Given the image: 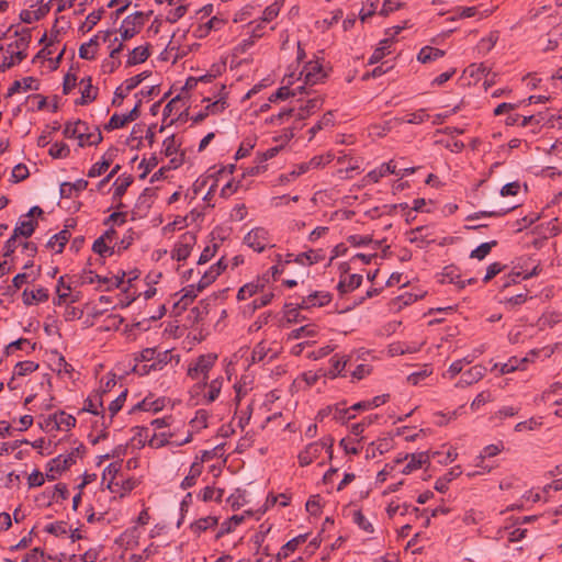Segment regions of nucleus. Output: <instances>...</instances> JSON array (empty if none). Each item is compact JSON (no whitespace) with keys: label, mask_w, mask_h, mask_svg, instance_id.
<instances>
[{"label":"nucleus","mask_w":562,"mask_h":562,"mask_svg":"<svg viewBox=\"0 0 562 562\" xmlns=\"http://www.w3.org/2000/svg\"><path fill=\"white\" fill-rule=\"evenodd\" d=\"M103 13H104V9H102V8L89 13L86 18V21L80 26V31H82V32L91 31L98 24V22L102 19Z\"/></svg>","instance_id":"2f4dec72"},{"label":"nucleus","mask_w":562,"mask_h":562,"mask_svg":"<svg viewBox=\"0 0 562 562\" xmlns=\"http://www.w3.org/2000/svg\"><path fill=\"white\" fill-rule=\"evenodd\" d=\"M333 445L334 439L323 438L319 441L312 442L305 447L303 451H301L297 456L299 463L301 467L310 465L314 460H316L323 450H326V452L329 456V459L333 458Z\"/></svg>","instance_id":"f03ea898"},{"label":"nucleus","mask_w":562,"mask_h":562,"mask_svg":"<svg viewBox=\"0 0 562 562\" xmlns=\"http://www.w3.org/2000/svg\"><path fill=\"white\" fill-rule=\"evenodd\" d=\"M64 136L67 138H77L79 146H92L102 142L103 137L99 127H94L93 132L89 131L86 122L78 120L75 123L68 122L64 128Z\"/></svg>","instance_id":"f257e3e1"},{"label":"nucleus","mask_w":562,"mask_h":562,"mask_svg":"<svg viewBox=\"0 0 562 562\" xmlns=\"http://www.w3.org/2000/svg\"><path fill=\"white\" fill-rule=\"evenodd\" d=\"M69 492L66 486V484L58 483L55 485L53 493H52V499L55 502L64 501L68 497Z\"/></svg>","instance_id":"69168bd1"},{"label":"nucleus","mask_w":562,"mask_h":562,"mask_svg":"<svg viewBox=\"0 0 562 562\" xmlns=\"http://www.w3.org/2000/svg\"><path fill=\"white\" fill-rule=\"evenodd\" d=\"M149 57V50L147 46L135 47L128 55L127 66H134L144 63Z\"/></svg>","instance_id":"393cba45"},{"label":"nucleus","mask_w":562,"mask_h":562,"mask_svg":"<svg viewBox=\"0 0 562 562\" xmlns=\"http://www.w3.org/2000/svg\"><path fill=\"white\" fill-rule=\"evenodd\" d=\"M217 245L216 244H213L212 246H206L202 254L200 255V258L198 260V263L199 265H204L206 262H209L216 254L217 251Z\"/></svg>","instance_id":"338daca9"},{"label":"nucleus","mask_w":562,"mask_h":562,"mask_svg":"<svg viewBox=\"0 0 562 562\" xmlns=\"http://www.w3.org/2000/svg\"><path fill=\"white\" fill-rule=\"evenodd\" d=\"M362 283L361 274H351L348 278L341 279L337 284L338 292L344 295L356 289H358Z\"/></svg>","instance_id":"f3484780"},{"label":"nucleus","mask_w":562,"mask_h":562,"mask_svg":"<svg viewBox=\"0 0 562 562\" xmlns=\"http://www.w3.org/2000/svg\"><path fill=\"white\" fill-rule=\"evenodd\" d=\"M243 521H244V516H241V515H234V516H232L229 519H227L226 521H224L222 524L221 530L216 535V538H220V537H222L225 533L232 532L235 529V527L240 525Z\"/></svg>","instance_id":"e433bc0d"},{"label":"nucleus","mask_w":562,"mask_h":562,"mask_svg":"<svg viewBox=\"0 0 562 562\" xmlns=\"http://www.w3.org/2000/svg\"><path fill=\"white\" fill-rule=\"evenodd\" d=\"M201 495L204 502L215 501L217 503H221L224 495V490L206 486L202 491Z\"/></svg>","instance_id":"49530a36"},{"label":"nucleus","mask_w":562,"mask_h":562,"mask_svg":"<svg viewBox=\"0 0 562 562\" xmlns=\"http://www.w3.org/2000/svg\"><path fill=\"white\" fill-rule=\"evenodd\" d=\"M244 243L257 252H262L269 245V233L263 227H255L246 234Z\"/></svg>","instance_id":"423d86ee"},{"label":"nucleus","mask_w":562,"mask_h":562,"mask_svg":"<svg viewBox=\"0 0 562 562\" xmlns=\"http://www.w3.org/2000/svg\"><path fill=\"white\" fill-rule=\"evenodd\" d=\"M170 437L171 435H167L166 432H161L160 435L154 434L148 440V445L153 448H161L170 442Z\"/></svg>","instance_id":"bf43d9fd"},{"label":"nucleus","mask_w":562,"mask_h":562,"mask_svg":"<svg viewBox=\"0 0 562 562\" xmlns=\"http://www.w3.org/2000/svg\"><path fill=\"white\" fill-rule=\"evenodd\" d=\"M429 115L426 113L425 109H419L418 111L408 114L405 119L400 120L402 123L408 124H420L425 122Z\"/></svg>","instance_id":"8fccbe9b"},{"label":"nucleus","mask_w":562,"mask_h":562,"mask_svg":"<svg viewBox=\"0 0 562 562\" xmlns=\"http://www.w3.org/2000/svg\"><path fill=\"white\" fill-rule=\"evenodd\" d=\"M79 452V448L72 450L68 454H59L54 458L48 463V470L46 472V477L48 481H55L57 479V474L69 469L75 462L77 453Z\"/></svg>","instance_id":"7ed1b4c3"},{"label":"nucleus","mask_w":562,"mask_h":562,"mask_svg":"<svg viewBox=\"0 0 562 562\" xmlns=\"http://www.w3.org/2000/svg\"><path fill=\"white\" fill-rule=\"evenodd\" d=\"M351 361L352 356H339L338 353H336L329 360L330 369L327 375L330 379H335L338 375H342V371L346 369L347 366L351 364Z\"/></svg>","instance_id":"f8f14e48"},{"label":"nucleus","mask_w":562,"mask_h":562,"mask_svg":"<svg viewBox=\"0 0 562 562\" xmlns=\"http://www.w3.org/2000/svg\"><path fill=\"white\" fill-rule=\"evenodd\" d=\"M183 294L179 299L178 302H176L175 307L180 310H187V307L194 301V299L198 296V293L201 291H198V284L196 285H188L182 290Z\"/></svg>","instance_id":"a211bd4d"},{"label":"nucleus","mask_w":562,"mask_h":562,"mask_svg":"<svg viewBox=\"0 0 562 562\" xmlns=\"http://www.w3.org/2000/svg\"><path fill=\"white\" fill-rule=\"evenodd\" d=\"M225 24V20L221 19V18H217V16H213L212 19H210L204 25H201L199 27V32H200V36H205L209 34V32L211 30H215V31H218L221 30Z\"/></svg>","instance_id":"58836bf2"},{"label":"nucleus","mask_w":562,"mask_h":562,"mask_svg":"<svg viewBox=\"0 0 562 562\" xmlns=\"http://www.w3.org/2000/svg\"><path fill=\"white\" fill-rule=\"evenodd\" d=\"M216 359L217 356L214 353L200 356L196 361L189 367L188 375L192 379H206V374L215 364Z\"/></svg>","instance_id":"20e7f679"},{"label":"nucleus","mask_w":562,"mask_h":562,"mask_svg":"<svg viewBox=\"0 0 562 562\" xmlns=\"http://www.w3.org/2000/svg\"><path fill=\"white\" fill-rule=\"evenodd\" d=\"M353 521L366 532L372 533L374 530L372 524L366 518L361 510L355 512Z\"/></svg>","instance_id":"6e6d98bb"},{"label":"nucleus","mask_w":562,"mask_h":562,"mask_svg":"<svg viewBox=\"0 0 562 562\" xmlns=\"http://www.w3.org/2000/svg\"><path fill=\"white\" fill-rule=\"evenodd\" d=\"M70 238V232L65 228L60 231L59 233L55 234L50 237V239L47 241V247L55 250L57 254L61 252L66 243Z\"/></svg>","instance_id":"6ab92c4d"},{"label":"nucleus","mask_w":562,"mask_h":562,"mask_svg":"<svg viewBox=\"0 0 562 562\" xmlns=\"http://www.w3.org/2000/svg\"><path fill=\"white\" fill-rule=\"evenodd\" d=\"M126 396H127V390H123L119 396L113 400L110 405H109V412L111 414V417L115 416L120 411L121 408L123 407V404L126 400Z\"/></svg>","instance_id":"864d4df0"},{"label":"nucleus","mask_w":562,"mask_h":562,"mask_svg":"<svg viewBox=\"0 0 562 562\" xmlns=\"http://www.w3.org/2000/svg\"><path fill=\"white\" fill-rule=\"evenodd\" d=\"M270 352V349L267 347L266 342L261 341L255 346L251 352V361L254 363L256 362H262L268 357V353Z\"/></svg>","instance_id":"a18cd8bd"},{"label":"nucleus","mask_w":562,"mask_h":562,"mask_svg":"<svg viewBox=\"0 0 562 562\" xmlns=\"http://www.w3.org/2000/svg\"><path fill=\"white\" fill-rule=\"evenodd\" d=\"M471 362H472V359H470L469 357H465L463 359L452 362L448 369V373L450 374V378H454L456 375L461 373L464 363L469 364Z\"/></svg>","instance_id":"0e129e2a"},{"label":"nucleus","mask_w":562,"mask_h":562,"mask_svg":"<svg viewBox=\"0 0 562 562\" xmlns=\"http://www.w3.org/2000/svg\"><path fill=\"white\" fill-rule=\"evenodd\" d=\"M225 90H226V87L223 85L221 87V92L223 93V95H221L216 101H214L205 106V110L209 112V114H218V113H222L226 109L227 102L224 97Z\"/></svg>","instance_id":"4c0bfd02"},{"label":"nucleus","mask_w":562,"mask_h":562,"mask_svg":"<svg viewBox=\"0 0 562 562\" xmlns=\"http://www.w3.org/2000/svg\"><path fill=\"white\" fill-rule=\"evenodd\" d=\"M57 424H58V430H70L76 425V418L65 413L64 411L57 412Z\"/></svg>","instance_id":"72a5a7b5"},{"label":"nucleus","mask_w":562,"mask_h":562,"mask_svg":"<svg viewBox=\"0 0 562 562\" xmlns=\"http://www.w3.org/2000/svg\"><path fill=\"white\" fill-rule=\"evenodd\" d=\"M202 473V465L199 462H193L190 467L189 474L182 480L181 482V488L187 490L189 487H192L196 483V479Z\"/></svg>","instance_id":"5701e85b"},{"label":"nucleus","mask_w":562,"mask_h":562,"mask_svg":"<svg viewBox=\"0 0 562 562\" xmlns=\"http://www.w3.org/2000/svg\"><path fill=\"white\" fill-rule=\"evenodd\" d=\"M315 335H316L315 325L307 324V325L301 326L300 328L293 329L289 334V339L296 340V339H301L304 337H313Z\"/></svg>","instance_id":"473e14b6"},{"label":"nucleus","mask_w":562,"mask_h":562,"mask_svg":"<svg viewBox=\"0 0 562 562\" xmlns=\"http://www.w3.org/2000/svg\"><path fill=\"white\" fill-rule=\"evenodd\" d=\"M282 148H283V146L281 145V146H276V147L269 148L266 151L258 153L257 157H256V161L259 162V164L265 165V162L267 160L272 159L273 157H276L280 153V150Z\"/></svg>","instance_id":"13d9d810"},{"label":"nucleus","mask_w":562,"mask_h":562,"mask_svg":"<svg viewBox=\"0 0 562 562\" xmlns=\"http://www.w3.org/2000/svg\"><path fill=\"white\" fill-rule=\"evenodd\" d=\"M143 13L136 12L134 15L126 16L120 27L121 38L127 41L134 37L140 30L143 24Z\"/></svg>","instance_id":"0eeeda50"},{"label":"nucleus","mask_w":562,"mask_h":562,"mask_svg":"<svg viewBox=\"0 0 562 562\" xmlns=\"http://www.w3.org/2000/svg\"><path fill=\"white\" fill-rule=\"evenodd\" d=\"M31 42V33L29 30L23 31L19 38H16L14 42L10 43L7 47V52L16 50L15 57L18 59V63H21L23 59L26 58V48L29 47V44Z\"/></svg>","instance_id":"9d476101"},{"label":"nucleus","mask_w":562,"mask_h":562,"mask_svg":"<svg viewBox=\"0 0 562 562\" xmlns=\"http://www.w3.org/2000/svg\"><path fill=\"white\" fill-rule=\"evenodd\" d=\"M255 146V143L250 139H245L238 150L236 151L235 154V159L238 160V159H241L246 156H248V154L250 153V150L254 148Z\"/></svg>","instance_id":"774afa93"},{"label":"nucleus","mask_w":562,"mask_h":562,"mask_svg":"<svg viewBox=\"0 0 562 562\" xmlns=\"http://www.w3.org/2000/svg\"><path fill=\"white\" fill-rule=\"evenodd\" d=\"M391 40H384L381 42V46L375 48L373 54L369 59V64L379 63L386 54H389L387 48L390 47Z\"/></svg>","instance_id":"de8ad7c7"},{"label":"nucleus","mask_w":562,"mask_h":562,"mask_svg":"<svg viewBox=\"0 0 562 562\" xmlns=\"http://www.w3.org/2000/svg\"><path fill=\"white\" fill-rule=\"evenodd\" d=\"M162 146L165 155L169 157L178 151L179 144L175 135H171L164 140Z\"/></svg>","instance_id":"052dcab7"},{"label":"nucleus","mask_w":562,"mask_h":562,"mask_svg":"<svg viewBox=\"0 0 562 562\" xmlns=\"http://www.w3.org/2000/svg\"><path fill=\"white\" fill-rule=\"evenodd\" d=\"M38 369V364L34 361H20L14 367V375L24 376Z\"/></svg>","instance_id":"ea45409f"},{"label":"nucleus","mask_w":562,"mask_h":562,"mask_svg":"<svg viewBox=\"0 0 562 562\" xmlns=\"http://www.w3.org/2000/svg\"><path fill=\"white\" fill-rule=\"evenodd\" d=\"M148 77L147 71H143L134 77H131L124 81L125 86V93H130L132 90H134L139 83L143 82Z\"/></svg>","instance_id":"5fc2aeb1"},{"label":"nucleus","mask_w":562,"mask_h":562,"mask_svg":"<svg viewBox=\"0 0 562 562\" xmlns=\"http://www.w3.org/2000/svg\"><path fill=\"white\" fill-rule=\"evenodd\" d=\"M21 90H38V81L34 77H24L21 80H15L8 89L7 97H12Z\"/></svg>","instance_id":"2eb2a0df"},{"label":"nucleus","mask_w":562,"mask_h":562,"mask_svg":"<svg viewBox=\"0 0 562 562\" xmlns=\"http://www.w3.org/2000/svg\"><path fill=\"white\" fill-rule=\"evenodd\" d=\"M29 176L27 167L24 164H18L12 169L11 181L18 183L29 178Z\"/></svg>","instance_id":"09e8293b"},{"label":"nucleus","mask_w":562,"mask_h":562,"mask_svg":"<svg viewBox=\"0 0 562 562\" xmlns=\"http://www.w3.org/2000/svg\"><path fill=\"white\" fill-rule=\"evenodd\" d=\"M510 209L499 211H480L467 216V221H475L482 217H499L505 215Z\"/></svg>","instance_id":"3c124183"},{"label":"nucleus","mask_w":562,"mask_h":562,"mask_svg":"<svg viewBox=\"0 0 562 562\" xmlns=\"http://www.w3.org/2000/svg\"><path fill=\"white\" fill-rule=\"evenodd\" d=\"M133 182V177L132 176H123V177H120L116 179V181L114 182V193H113V199H121L127 188L132 184Z\"/></svg>","instance_id":"c85d7f7f"},{"label":"nucleus","mask_w":562,"mask_h":562,"mask_svg":"<svg viewBox=\"0 0 562 562\" xmlns=\"http://www.w3.org/2000/svg\"><path fill=\"white\" fill-rule=\"evenodd\" d=\"M216 525H217V518L214 516H207V517L200 518V519L195 520L194 522H192L190 526V529L192 530L193 533L199 536L201 532H203L210 528H213Z\"/></svg>","instance_id":"4be33fe9"},{"label":"nucleus","mask_w":562,"mask_h":562,"mask_svg":"<svg viewBox=\"0 0 562 562\" xmlns=\"http://www.w3.org/2000/svg\"><path fill=\"white\" fill-rule=\"evenodd\" d=\"M429 453L426 451L412 453V454H405L404 459L409 461L403 469L404 474H408L414 470H417L422 468L424 464L429 462Z\"/></svg>","instance_id":"ddd939ff"},{"label":"nucleus","mask_w":562,"mask_h":562,"mask_svg":"<svg viewBox=\"0 0 562 562\" xmlns=\"http://www.w3.org/2000/svg\"><path fill=\"white\" fill-rule=\"evenodd\" d=\"M37 225V222L29 220V221H22L16 227L14 228V237L23 236L25 238L32 236V234L35 231V227Z\"/></svg>","instance_id":"c756f323"},{"label":"nucleus","mask_w":562,"mask_h":562,"mask_svg":"<svg viewBox=\"0 0 562 562\" xmlns=\"http://www.w3.org/2000/svg\"><path fill=\"white\" fill-rule=\"evenodd\" d=\"M331 301V294L326 291H316L302 299L299 303L300 308L322 307Z\"/></svg>","instance_id":"1a4fd4ad"},{"label":"nucleus","mask_w":562,"mask_h":562,"mask_svg":"<svg viewBox=\"0 0 562 562\" xmlns=\"http://www.w3.org/2000/svg\"><path fill=\"white\" fill-rule=\"evenodd\" d=\"M301 76L304 77L305 85L314 86L322 82L326 77V74L323 70L322 65L317 61H310L301 71Z\"/></svg>","instance_id":"6e6552de"},{"label":"nucleus","mask_w":562,"mask_h":562,"mask_svg":"<svg viewBox=\"0 0 562 562\" xmlns=\"http://www.w3.org/2000/svg\"><path fill=\"white\" fill-rule=\"evenodd\" d=\"M223 379H214L210 382V384H205L206 392L204 393V398L207 403L214 402L222 390Z\"/></svg>","instance_id":"bb28decb"},{"label":"nucleus","mask_w":562,"mask_h":562,"mask_svg":"<svg viewBox=\"0 0 562 562\" xmlns=\"http://www.w3.org/2000/svg\"><path fill=\"white\" fill-rule=\"evenodd\" d=\"M442 56H445V50L431 46H425L419 50L417 60L422 64H426Z\"/></svg>","instance_id":"412c9836"},{"label":"nucleus","mask_w":562,"mask_h":562,"mask_svg":"<svg viewBox=\"0 0 562 562\" xmlns=\"http://www.w3.org/2000/svg\"><path fill=\"white\" fill-rule=\"evenodd\" d=\"M94 397V400L92 397H88L85 401L82 411L89 412L93 415H101L103 414V403L101 400V394H97Z\"/></svg>","instance_id":"cd10ccee"},{"label":"nucleus","mask_w":562,"mask_h":562,"mask_svg":"<svg viewBox=\"0 0 562 562\" xmlns=\"http://www.w3.org/2000/svg\"><path fill=\"white\" fill-rule=\"evenodd\" d=\"M112 162V154L106 153L102 160L99 162H95L88 171V177L94 178L101 176L103 172L106 171V169L110 167Z\"/></svg>","instance_id":"a878e982"},{"label":"nucleus","mask_w":562,"mask_h":562,"mask_svg":"<svg viewBox=\"0 0 562 562\" xmlns=\"http://www.w3.org/2000/svg\"><path fill=\"white\" fill-rule=\"evenodd\" d=\"M64 280H65L64 276H61L58 279L57 289H56L58 300H57V302H55V304H57V305L65 303L70 294V291H71V285L65 284Z\"/></svg>","instance_id":"c03bdc74"},{"label":"nucleus","mask_w":562,"mask_h":562,"mask_svg":"<svg viewBox=\"0 0 562 562\" xmlns=\"http://www.w3.org/2000/svg\"><path fill=\"white\" fill-rule=\"evenodd\" d=\"M45 531L55 536H64L67 533V525L64 521H56L45 527Z\"/></svg>","instance_id":"680f3d73"},{"label":"nucleus","mask_w":562,"mask_h":562,"mask_svg":"<svg viewBox=\"0 0 562 562\" xmlns=\"http://www.w3.org/2000/svg\"><path fill=\"white\" fill-rule=\"evenodd\" d=\"M23 303L25 305H32L38 302H45L48 300V291L44 288H38L36 290H27L25 289L22 293Z\"/></svg>","instance_id":"dca6fc26"},{"label":"nucleus","mask_w":562,"mask_h":562,"mask_svg":"<svg viewBox=\"0 0 562 562\" xmlns=\"http://www.w3.org/2000/svg\"><path fill=\"white\" fill-rule=\"evenodd\" d=\"M486 368L483 366H474L469 370L464 371L459 381L457 382L458 387H464L479 382L485 375Z\"/></svg>","instance_id":"9b49d317"},{"label":"nucleus","mask_w":562,"mask_h":562,"mask_svg":"<svg viewBox=\"0 0 562 562\" xmlns=\"http://www.w3.org/2000/svg\"><path fill=\"white\" fill-rule=\"evenodd\" d=\"M442 282L447 280L449 283L457 284L460 289L465 286V282L460 280V274L453 267H446L442 273Z\"/></svg>","instance_id":"37998d69"},{"label":"nucleus","mask_w":562,"mask_h":562,"mask_svg":"<svg viewBox=\"0 0 562 562\" xmlns=\"http://www.w3.org/2000/svg\"><path fill=\"white\" fill-rule=\"evenodd\" d=\"M306 510L311 515H319L321 514V497L319 495H314L308 498V501L305 504Z\"/></svg>","instance_id":"e2e57ef3"},{"label":"nucleus","mask_w":562,"mask_h":562,"mask_svg":"<svg viewBox=\"0 0 562 562\" xmlns=\"http://www.w3.org/2000/svg\"><path fill=\"white\" fill-rule=\"evenodd\" d=\"M561 321H562V317H561L560 314H558V313H550V314L542 315L539 318L538 323H539V326L541 328H544V327L552 328L553 326H555Z\"/></svg>","instance_id":"603ef678"},{"label":"nucleus","mask_w":562,"mask_h":562,"mask_svg":"<svg viewBox=\"0 0 562 562\" xmlns=\"http://www.w3.org/2000/svg\"><path fill=\"white\" fill-rule=\"evenodd\" d=\"M334 113L331 111L326 112L322 119L310 128L308 133L311 134V138L316 135L319 131H322L325 127L333 126L334 125Z\"/></svg>","instance_id":"7c9ffc66"},{"label":"nucleus","mask_w":562,"mask_h":562,"mask_svg":"<svg viewBox=\"0 0 562 562\" xmlns=\"http://www.w3.org/2000/svg\"><path fill=\"white\" fill-rule=\"evenodd\" d=\"M91 81V77L83 78L81 80V83H86V86L85 89L81 91L80 99L76 101L77 104L86 105L95 100L98 89L93 88Z\"/></svg>","instance_id":"aec40b11"},{"label":"nucleus","mask_w":562,"mask_h":562,"mask_svg":"<svg viewBox=\"0 0 562 562\" xmlns=\"http://www.w3.org/2000/svg\"><path fill=\"white\" fill-rule=\"evenodd\" d=\"M266 282H268V278L263 277L243 285L237 293V299L239 301H244L248 297H251L265 288Z\"/></svg>","instance_id":"4468645a"},{"label":"nucleus","mask_w":562,"mask_h":562,"mask_svg":"<svg viewBox=\"0 0 562 562\" xmlns=\"http://www.w3.org/2000/svg\"><path fill=\"white\" fill-rule=\"evenodd\" d=\"M92 250L100 257L105 258L114 254V248L108 245V241L101 237L97 238L92 245Z\"/></svg>","instance_id":"c9c22d12"},{"label":"nucleus","mask_w":562,"mask_h":562,"mask_svg":"<svg viewBox=\"0 0 562 562\" xmlns=\"http://www.w3.org/2000/svg\"><path fill=\"white\" fill-rule=\"evenodd\" d=\"M48 154L55 159L66 158L70 154V148L66 143H55L50 146Z\"/></svg>","instance_id":"a19ab883"},{"label":"nucleus","mask_w":562,"mask_h":562,"mask_svg":"<svg viewBox=\"0 0 562 562\" xmlns=\"http://www.w3.org/2000/svg\"><path fill=\"white\" fill-rule=\"evenodd\" d=\"M125 124H127V121L124 117V115L121 116L115 113L110 117L109 122L104 125V130L113 131V130L121 128V127L125 126Z\"/></svg>","instance_id":"4d7b16f0"},{"label":"nucleus","mask_w":562,"mask_h":562,"mask_svg":"<svg viewBox=\"0 0 562 562\" xmlns=\"http://www.w3.org/2000/svg\"><path fill=\"white\" fill-rule=\"evenodd\" d=\"M306 541V535H300L291 540H289L282 548L281 550L279 551V553L277 554V559L278 560H282V559H285L290 552H293L296 550V548L299 547V544L303 543Z\"/></svg>","instance_id":"b1692460"},{"label":"nucleus","mask_w":562,"mask_h":562,"mask_svg":"<svg viewBox=\"0 0 562 562\" xmlns=\"http://www.w3.org/2000/svg\"><path fill=\"white\" fill-rule=\"evenodd\" d=\"M195 243L196 237L194 234L190 232L182 234L171 251V258L177 261L186 260L190 256Z\"/></svg>","instance_id":"39448f33"},{"label":"nucleus","mask_w":562,"mask_h":562,"mask_svg":"<svg viewBox=\"0 0 562 562\" xmlns=\"http://www.w3.org/2000/svg\"><path fill=\"white\" fill-rule=\"evenodd\" d=\"M496 245V240L483 243L471 251L470 258L483 260L491 252L492 248L495 247Z\"/></svg>","instance_id":"f704fd0d"},{"label":"nucleus","mask_w":562,"mask_h":562,"mask_svg":"<svg viewBox=\"0 0 562 562\" xmlns=\"http://www.w3.org/2000/svg\"><path fill=\"white\" fill-rule=\"evenodd\" d=\"M218 276L220 274L217 270L210 267V269L203 273L202 278L198 282V291H203L206 289L217 279Z\"/></svg>","instance_id":"79ce46f5"}]
</instances>
